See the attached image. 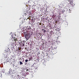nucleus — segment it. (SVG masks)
Wrapping results in <instances>:
<instances>
[{
    "mask_svg": "<svg viewBox=\"0 0 79 79\" xmlns=\"http://www.w3.org/2000/svg\"><path fill=\"white\" fill-rule=\"evenodd\" d=\"M24 35H25V37L27 41V40L31 36V34H30V33H27V32H24Z\"/></svg>",
    "mask_w": 79,
    "mask_h": 79,
    "instance_id": "f257e3e1",
    "label": "nucleus"
},
{
    "mask_svg": "<svg viewBox=\"0 0 79 79\" xmlns=\"http://www.w3.org/2000/svg\"><path fill=\"white\" fill-rule=\"evenodd\" d=\"M28 13V11L27 10L25 12H23L22 13V14H23V15H24V16H26L27 15Z\"/></svg>",
    "mask_w": 79,
    "mask_h": 79,
    "instance_id": "f03ea898",
    "label": "nucleus"
},
{
    "mask_svg": "<svg viewBox=\"0 0 79 79\" xmlns=\"http://www.w3.org/2000/svg\"><path fill=\"white\" fill-rule=\"evenodd\" d=\"M70 5H71L72 6H74V4L73 3V2L71 1L70 2Z\"/></svg>",
    "mask_w": 79,
    "mask_h": 79,
    "instance_id": "7ed1b4c3",
    "label": "nucleus"
},
{
    "mask_svg": "<svg viewBox=\"0 0 79 79\" xmlns=\"http://www.w3.org/2000/svg\"><path fill=\"white\" fill-rule=\"evenodd\" d=\"M28 15H31V12H30V11H28Z\"/></svg>",
    "mask_w": 79,
    "mask_h": 79,
    "instance_id": "20e7f679",
    "label": "nucleus"
},
{
    "mask_svg": "<svg viewBox=\"0 0 79 79\" xmlns=\"http://www.w3.org/2000/svg\"><path fill=\"white\" fill-rule=\"evenodd\" d=\"M52 33H53V31H51L50 32V35H52Z\"/></svg>",
    "mask_w": 79,
    "mask_h": 79,
    "instance_id": "39448f33",
    "label": "nucleus"
},
{
    "mask_svg": "<svg viewBox=\"0 0 79 79\" xmlns=\"http://www.w3.org/2000/svg\"><path fill=\"white\" fill-rule=\"evenodd\" d=\"M4 53H5L6 54H8V51L7 50L5 51Z\"/></svg>",
    "mask_w": 79,
    "mask_h": 79,
    "instance_id": "423d86ee",
    "label": "nucleus"
},
{
    "mask_svg": "<svg viewBox=\"0 0 79 79\" xmlns=\"http://www.w3.org/2000/svg\"><path fill=\"white\" fill-rule=\"evenodd\" d=\"M14 40H15V41H16L17 40H18V39H16L15 37H14Z\"/></svg>",
    "mask_w": 79,
    "mask_h": 79,
    "instance_id": "0eeeda50",
    "label": "nucleus"
},
{
    "mask_svg": "<svg viewBox=\"0 0 79 79\" xmlns=\"http://www.w3.org/2000/svg\"><path fill=\"white\" fill-rule=\"evenodd\" d=\"M31 28L29 27V28H28V30H31Z\"/></svg>",
    "mask_w": 79,
    "mask_h": 79,
    "instance_id": "6e6552de",
    "label": "nucleus"
},
{
    "mask_svg": "<svg viewBox=\"0 0 79 79\" xmlns=\"http://www.w3.org/2000/svg\"><path fill=\"white\" fill-rule=\"evenodd\" d=\"M20 64H23V62H21V61H20Z\"/></svg>",
    "mask_w": 79,
    "mask_h": 79,
    "instance_id": "1a4fd4ad",
    "label": "nucleus"
},
{
    "mask_svg": "<svg viewBox=\"0 0 79 79\" xmlns=\"http://www.w3.org/2000/svg\"><path fill=\"white\" fill-rule=\"evenodd\" d=\"M0 77H2V74L0 73Z\"/></svg>",
    "mask_w": 79,
    "mask_h": 79,
    "instance_id": "9d476101",
    "label": "nucleus"
},
{
    "mask_svg": "<svg viewBox=\"0 0 79 79\" xmlns=\"http://www.w3.org/2000/svg\"><path fill=\"white\" fill-rule=\"evenodd\" d=\"M25 62H27V61H28V60L27 59H26L25 60Z\"/></svg>",
    "mask_w": 79,
    "mask_h": 79,
    "instance_id": "9b49d317",
    "label": "nucleus"
},
{
    "mask_svg": "<svg viewBox=\"0 0 79 79\" xmlns=\"http://www.w3.org/2000/svg\"><path fill=\"white\" fill-rule=\"evenodd\" d=\"M29 61H31V58H29Z\"/></svg>",
    "mask_w": 79,
    "mask_h": 79,
    "instance_id": "f8f14e48",
    "label": "nucleus"
},
{
    "mask_svg": "<svg viewBox=\"0 0 79 79\" xmlns=\"http://www.w3.org/2000/svg\"><path fill=\"white\" fill-rule=\"evenodd\" d=\"M44 32H46V30H45L44 31Z\"/></svg>",
    "mask_w": 79,
    "mask_h": 79,
    "instance_id": "ddd939ff",
    "label": "nucleus"
},
{
    "mask_svg": "<svg viewBox=\"0 0 79 79\" xmlns=\"http://www.w3.org/2000/svg\"><path fill=\"white\" fill-rule=\"evenodd\" d=\"M44 29H42V31H44Z\"/></svg>",
    "mask_w": 79,
    "mask_h": 79,
    "instance_id": "4468645a",
    "label": "nucleus"
},
{
    "mask_svg": "<svg viewBox=\"0 0 79 79\" xmlns=\"http://www.w3.org/2000/svg\"><path fill=\"white\" fill-rule=\"evenodd\" d=\"M23 42H24V43H25V41H23Z\"/></svg>",
    "mask_w": 79,
    "mask_h": 79,
    "instance_id": "2eb2a0df",
    "label": "nucleus"
},
{
    "mask_svg": "<svg viewBox=\"0 0 79 79\" xmlns=\"http://www.w3.org/2000/svg\"><path fill=\"white\" fill-rule=\"evenodd\" d=\"M66 1H69V0H65Z\"/></svg>",
    "mask_w": 79,
    "mask_h": 79,
    "instance_id": "dca6fc26",
    "label": "nucleus"
},
{
    "mask_svg": "<svg viewBox=\"0 0 79 79\" xmlns=\"http://www.w3.org/2000/svg\"><path fill=\"white\" fill-rule=\"evenodd\" d=\"M9 73H10V71H9Z\"/></svg>",
    "mask_w": 79,
    "mask_h": 79,
    "instance_id": "f3484780",
    "label": "nucleus"
},
{
    "mask_svg": "<svg viewBox=\"0 0 79 79\" xmlns=\"http://www.w3.org/2000/svg\"><path fill=\"white\" fill-rule=\"evenodd\" d=\"M23 45H24V44H23Z\"/></svg>",
    "mask_w": 79,
    "mask_h": 79,
    "instance_id": "a211bd4d",
    "label": "nucleus"
},
{
    "mask_svg": "<svg viewBox=\"0 0 79 79\" xmlns=\"http://www.w3.org/2000/svg\"><path fill=\"white\" fill-rule=\"evenodd\" d=\"M28 69H27V71H28Z\"/></svg>",
    "mask_w": 79,
    "mask_h": 79,
    "instance_id": "6ab92c4d",
    "label": "nucleus"
}]
</instances>
